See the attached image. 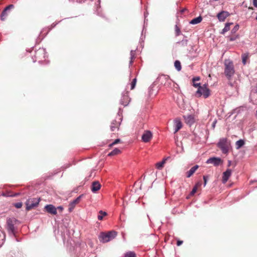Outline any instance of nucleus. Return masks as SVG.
<instances>
[{"label":"nucleus","mask_w":257,"mask_h":257,"mask_svg":"<svg viewBox=\"0 0 257 257\" xmlns=\"http://www.w3.org/2000/svg\"><path fill=\"white\" fill-rule=\"evenodd\" d=\"M186 10V9H182V10L180 11V13L181 14H183V13H184V12H185Z\"/></svg>","instance_id":"nucleus-50"},{"label":"nucleus","mask_w":257,"mask_h":257,"mask_svg":"<svg viewBox=\"0 0 257 257\" xmlns=\"http://www.w3.org/2000/svg\"><path fill=\"white\" fill-rule=\"evenodd\" d=\"M183 243V241L182 240H178L177 242V245L178 246L181 245Z\"/></svg>","instance_id":"nucleus-45"},{"label":"nucleus","mask_w":257,"mask_h":257,"mask_svg":"<svg viewBox=\"0 0 257 257\" xmlns=\"http://www.w3.org/2000/svg\"><path fill=\"white\" fill-rule=\"evenodd\" d=\"M44 208L48 213L51 214L56 215L57 213V208L52 204L46 205Z\"/></svg>","instance_id":"nucleus-11"},{"label":"nucleus","mask_w":257,"mask_h":257,"mask_svg":"<svg viewBox=\"0 0 257 257\" xmlns=\"http://www.w3.org/2000/svg\"><path fill=\"white\" fill-rule=\"evenodd\" d=\"M199 168L198 165H196L192 167L186 173V176L187 178L190 177L195 172V171Z\"/></svg>","instance_id":"nucleus-20"},{"label":"nucleus","mask_w":257,"mask_h":257,"mask_svg":"<svg viewBox=\"0 0 257 257\" xmlns=\"http://www.w3.org/2000/svg\"><path fill=\"white\" fill-rule=\"evenodd\" d=\"M224 73L228 80H231L235 74V69L233 63L230 60H224Z\"/></svg>","instance_id":"nucleus-2"},{"label":"nucleus","mask_w":257,"mask_h":257,"mask_svg":"<svg viewBox=\"0 0 257 257\" xmlns=\"http://www.w3.org/2000/svg\"><path fill=\"white\" fill-rule=\"evenodd\" d=\"M238 108H236V109H234V111H237L238 112Z\"/></svg>","instance_id":"nucleus-54"},{"label":"nucleus","mask_w":257,"mask_h":257,"mask_svg":"<svg viewBox=\"0 0 257 257\" xmlns=\"http://www.w3.org/2000/svg\"><path fill=\"white\" fill-rule=\"evenodd\" d=\"M203 179L204 180V187H205L206 186L207 181L209 179V176L208 175H204L203 176Z\"/></svg>","instance_id":"nucleus-37"},{"label":"nucleus","mask_w":257,"mask_h":257,"mask_svg":"<svg viewBox=\"0 0 257 257\" xmlns=\"http://www.w3.org/2000/svg\"><path fill=\"white\" fill-rule=\"evenodd\" d=\"M230 14L227 12L222 11L217 15V18L220 22H224L226 18L229 16Z\"/></svg>","instance_id":"nucleus-10"},{"label":"nucleus","mask_w":257,"mask_h":257,"mask_svg":"<svg viewBox=\"0 0 257 257\" xmlns=\"http://www.w3.org/2000/svg\"><path fill=\"white\" fill-rule=\"evenodd\" d=\"M40 199L38 198H31L27 200L26 202V210L29 211L37 207L40 202Z\"/></svg>","instance_id":"nucleus-6"},{"label":"nucleus","mask_w":257,"mask_h":257,"mask_svg":"<svg viewBox=\"0 0 257 257\" xmlns=\"http://www.w3.org/2000/svg\"><path fill=\"white\" fill-rule=\"evenodd\" d=\"M193 85L195 87H198V88L199 86H202V85H201L200 83H195V82H193Z\"/></svg>","instance_id":"nucleus-42"},{"label":"nucleus","mask_w":257,"mask_h":257,"mask_svg":"<svg viewBox=\"0 0 257 257\" xmlns=\"http://www.w3.org/2000/svg\"><path fill=\"white\" fill-rule=\"evenodd\" d=\"M140 182H136L134 184V190H135V192H137V189H136V187L137 186H139L140 185Z\"/></svg>","instance_id":"nucleus-44"},{"label":"nucleus","mask_w":257,"mask_h":257,"mask_svg":"<svg viewBox=\"0 0 257 257\" xmlns=\"http://www.w3.org/2000/svg\"><path fill=\"white\" fill-rule=\"evenodd\" d=\"M168 75H161L158 77L157 80L161 85L164 86L167 80V79H168Z\"/></svg>","instance_id":"nucleus-19"},{"label":"nucleus","mask_w":257,"mask_h":257,"mask_svg":"<svg viewBox=\"0 0 257 257\" xmlns=\"http://www.w3.org/2000/svg\"><path fill=\"white\" fill-rule=\"evenodd\" d=\"M231 170L230 169H227L226 170V171L223 172V176H222V182L223 184H225L229 178L231 176Z\"/></svg>","instance_id":"nucleus-12"},{"label":"nucleus","mask_w":257,"mask_h":257,"mask_svg":"<svg viewBox=\"0 0 257 257\" xmlns=\"http://www.w3.org/2000/svg\"><path fill=\"white\" fill-rule=\"evenodd\" d=\"M126 206H127V202H126V203H125V202L123 201V207L124 209L126 207Z\"/></svg>","instance_id":"nucleus-49"},{"label":"nucleus","mask_w":257,"mask_h":257,"mask_svg":"<svg viewBox=\"0 0 257 257\" xmlns=\"http://www.w3.org/2000/svg\"><path fill=\"white\" fill-rule=\"evenodd\" d=\"M256 20H257V16H256Z\"/></svg>","instance_id":"nucleus-58"},{"label":"nucleus","mask_w":257,"mask_h":257,"mask_svg":"<svg viewBox=\"0 0 257 257\" xmlns=\"http://www.w3.org/2000/svg\"><path fill=\"white\" fill-rule=\"evenodd\" d=\"M153 88L154 86L152 85L148 88V95L149 96H151L153 94Z\"/></svg>","instance_id":"nucleus-36"},{"label":"nucleus","mask_w":257,"mask_h":257,"mask_svg":"<svg viewBox=\"0 0 257 257\" xmlns=\"http://www.w3.org/2000/svg\"><path fill=\"white\" fill-rule=\"evenodd\" d=\"M137 79L136 78H135L133 79L131 83V89L133 90L134 89L137 83Z\"/></svg>","instance_id":"nucleus-32"},{"label":"nucleus","mask_w":257,"mask_h":257,"mask_svg":"<svg viewBox=\"0 0 257 257\" xmlns=\"http://www.w3.org/2000/svg\"><path fill=\"white\" fill-rule=\"evenodd\" d=\"M255 116H256V117L257 118V110L255 111Z\"/></svg>","instance_id":"nucleus-52"},{"label":"nucleus","mask_w":257,"mask_h":257,"mask_svg":"<svg viewBox=\"0 0 257 257\" xmlns=\"http://www.w3.org/2000/svg\"><path fill=\"white\" fill-rule=\"evenodd\" d=\"M45 50L43 49H39L35 52V57L37 59H41L44 58Z\"/></svg>","instance_id":"nucleus-17"},{"label":"nucleus","mask_w":257,"mask_h":257,"mask_svg":"<svg viewBox=\"0 0 257 257\" xmlns=\"http://www.w3.org/2000/svg\"><path fill=\"white\" fill-rule=\"evenodd\" d=\"M14 206L17 208H21L23 206V203L21 202H17L14 204Z\"/></svg>","instance_id":"nucleus-38"},{"label":"nucleus","mask_w":257,"mask_h":257,"mask_svg":"<svg viewBox=\"0 0 257 257\" xmlns=\"http://www.w3.org/2000/svg\"><path fill=\"white\" fill-rule=\"evenodd\" d=\"M201 183L198 182L193 188L192 191L190 193V195L193 196L196 192L198 185H200Z\"/></svg>","instance_id":"nucleus-28"},{"label":"nucleus","mask_w":257,"mask_h":257,"mask_svg":"<svg viewBox=\"0 0 257 257\" xmlns=\"http://www.w3.org/2000/svg\"><path fill=\"white\" fill-rule=\"evenodd\" d=\"M244 145V141L243 140H239L236 142L235 146L237 149H239Z\"/></svg>","instance_id":"nucleus-25"},{"label":"nucleus","mask_w":257,"mask_h":257,"mask_svg":"<svg viewBox=\"0 0 257 257\" xmlns=\"http://www.w3.org/2000/svg\"><path fill=\"white\" fill-rule=\"evenodd\" d=\"M101 187V184L98 181H94L92 183L91 190L93 193L96 192Z\"/></svg>","instance_id":"nucleus-15"},{"label":"nucleus","mask_w":257,"mask_h":257,"mask_svg":"<svg viewBox=\"0 0 257 257\" xmlns=\"http://www.w3.org/2000/svg\"><path fill=\"white\" fill-rule=\"evenodd\" d=\"M232 24V23H226L225 25L224 28L222 30L220 33L224 35L226 32L230 30V26Z\"/></svg>","instance_id":"nucleus-23"},{"label":"nucleus","mask_w":257,"mask_h":257,"mask_svg":"<svg viewBox=\"0 0 257 257\" xmlns=\"http://www.w3.org/2000/svg\"><path fill=\"white\" fill-rule=\"evenodd\" d=\"M117 235V232L112 230L107 232H102L99 235V239L102 243L107 242L114 239Z\"/></svg>","instance_id":"nucleus-3"},{"label":"nucleus","mask_w":257,"mask_h":257,"mask_svg":"<svg viewBox=\"0 0 257 257\" xmlns=\"http://www.w3.org/2000/svg\"><path fill=\"white\" fill-rule=\"evenodd\" d=\"M123 215V214H122V215H120V217L121 218L122 217V216Z\"/></svg>","instance_id":"nucleus-57"},{"label":"nucleus","mask_w":257,"mask_h":257,"mask_svg":"<svg viewBox=\"0 0 257 257\" xmlns=\"http://www.w3.org/2000/svg\"><path fill=\"white\" fill-rule=\"evenodd\" d=\"M175 36L176 37H178L181 35H183L182 33H181V30H180V29L179 28V27L177 26V25H175Z\"/></svg>","instance_id":"nucleus-29"},{"label":"nucleus","mask_w":257,"mask_h":257,"mask_svg":"<svg viewBox=\"0 0 257 257\" xmlns=\"http://www.w3.org/2000/svg\"><path fill=\"white\" fill-rule=\"evenodd\" d=\"M255 91L256 93H257V84H256V89H255Z\"/></svg>","instance_id":"nucleus-53"},{"label":"nucleus","mask_w":257,"mask_h":257,"mask_svg":"<svg viewBox=\"0 0 257 257\" xmlns=\"http://www.w3.org/2000/svg\"><path fill=\"white\" fill-rule=\"evenodd\" d=\"M231 161L230 160L228 161V166H230L231 165Z\"/></svg>","instance_id":"nucleus-51"},{"label":"nucleus","mask_w":257,"mask_h":257,"mask_svg":"<svg viewBox=\"0 0 257 257\" xmlns=\"http://www.w3.org/2000/svg\"><path fill=\"white\" fill-rule=\"evenodd\" d=\"M239 26L238 24H236L233 29L231 30L232 34L235 33L239 29Z\"/></svg>","instance_id":"nucleus-33"},{"label":"nucleus","mask_w":257,"mask_h":257,"mask_svg":"<svg viewBox=\"0 0 257 257\" xmlns=\"http://www.w3.org/2000/svg\"><path fill=\"white\" fill-rule=\"evenodd\" d=\"M81 197V195H80L69 204L68 209L69 212H71L74 209L75 205L80 202Z\"/></svg>","instance_id":"nucleus-14"},{"label":"nucleus","mask_w":257,"mask_h":257,"mask_svg":"<svg viewBox=\"0 0 257 257\" xmlns=\"http://www.w3.org/2000/svg\"><path fill=\"white\" fill-rule=\"evenodd\" d=\"M153 137L152 133L150 131H146L142 136V140L145 143L149 142Z\"/></svg>","instance_id":"nucleus-9"},{"label":"nucleus","mask_w":257,"mask_h":257,"mask_svg":"<svg viewBox=\"0 0 257 257\" xmlns=\"http://www.w3.org/2000/svg\"><path fill=\"white\" fill-rule=\"evenodd\" d=\"M135 51L131 50V60L130 61V65L132 64L133 63V59H134L135 58Z\"/></svg>","instance_id":"nucleus-35"},{"label":"nucleus","mask_w":257,"mask_h":257,"mask_svg":"<svg viewBox=\"0 0 257 257\" xmlns=\"http://www.w3.org/2000/svg\"><path fill=\"white\" fill-rule=\"evenodd\" d=\"M230 144L228 142L227 138H222L219 139L217 144V146L222 151L224 154H227L229 152V145Z\"/></svg>","instance_id":"nucleus-4"},{"label":"nucleus","mask_w":257,"mask_h":257,"mask_svg":"<svg viewBox=\"0 0 257 257\" xmlns=\"http://www.w3.org/2000/svg\"><path fill=\"white\" fill-rule=\"evenodd\" d=\"M237 37H238L237 36H236V37L233 36V37H229L228 38H229V40L230 41L232 42V41H235Z\"/></svg>","instance_id":"nucleus-41"},{"label":"nucleus","mask_w":257,"mask_h":257,"mask_svg":"<svg viewBox=\"0 0 257 257\" xmlns=\"http://www.w3.org/2000/svg\"><path fill=\"white\" fill-rule=\"evenodd\" d=\"M119 122L116 120H112L110 124V130L111 132L115 133L118 131Z\"/></svg>","instance_id":"nucleus-13"},{"label":"nucleus","mask_w":257,"mask_h":257,"mask_svg":"<svg viewBox=\"0 0 257 257\" xmlns=\"http://www.w3.org/2000/svg\"><path fill=\"white\" fill-rule=\"evenodd\" d=\"M148 14V13H147V14H145H145H144L145 17H147V15Z\"/></svg>","instance_id":"nucleus-55"},{"label":"nucleus","mask_w":257,"mask_h":257,"mask_svg":"<svg viewBox=\"0 0 257 257\" xmlns=\"http://www.w3.org/2000/svg\"><path fill=\"white\" fill-rule=\"evenodd\" d=\"M183 36V38L181 41H178L176 42V45H178L181 47H185L187 46L188 43V40L187 39V37L184 35H182Z\"/></svg>","instance_id":"nucleus-18"},{"label":"nucleus","mask_w":257,"mask_h":257,"mask_svg":"<svg viewBox=\"0 0 257 257\" xmlns=\"http://www.w3.org/2000/svg\"><path fill=\"white\" fill-rule=\"evenodd\" d=\"M107 213L105 212H103L102 211H100L99 212V215H98V219L99 220H101L103 219V217L106 215Z\"/></svg>","instance_id":"nucleus-31"},{"label":"nucleus","mask_w":257,"mask_h":257,"mask_svg":"<svg viewBox=\"0 0 257 257\" xmlns=\"http://www.w3.org/2000/svg\"><path fill=\"white\" fill-rule=\"evenodd\" d=\"M216 123V120L214 121L212 123V126L213 128L215 127Z\"/></svg>","instance_id":"nucleus-48"},{"label":"nucleus","mask_w":257,"mask_h":257,"mask_svg":"<svg viewBox=\"0 0 257 257\" xmlns=\"http://www.w3.org/2000/svg\"><path fill=\"white\" fill-rule=\"evenodd\" d=\"M202 20V18L201 16H199L198 17H196L193 19H192L189 23L192 25H196L200 23Z\"/></svg>","instance_id":"nucleus-22"},{"label":"nucleus","mask_w":257,"mask_h":257,"mask_svg":"<svg viewBox=\"0 0 257 257\" xmlns=\"http://www.w3.org/2000/svg\"><path fill=\"white\" fill-rule=\"evenodd\" d=\"M127 255H128L127 254V253H126V254H125V256H127Z\"/></svg>","instance_id":"nucleus-56"},{"label":"nucleus","mask_w":257,"mask_h":257,"mask_svg":"<svg viewBox=\"0 0 257 257\" xmlns=\"http://www.w3.org/2000/svg\"><path fill=\"white\" fill-rule=\"evenodd\" d=\"M174 66L177 71H180L181 70L182 67L181 63L179 60H176L175 61Z\"/></svg>","instance_id":"nucleus-27"},{"label":"nucleus","mask_w":257,"mask_h":257,"mask_svg":"<svg viewBox=\"0 0 257 257\" xmlns=\"http://www.w3.org/2000/svg\"><path fill=\"white\" fill-rule=\"evenodd\" d=\"M165 83L164 86L166 87H170L172 84L173 81L170 79L169 76H168V79Z\"/></svg>","instance_id":"nucleus-30"},{"label":"nucleus","mask_w":257,"mask_h":257,"mask_svg":"<svg viewBox=\"0 0 257 257\" xmlns=\"http://www.w3.org/2000/svg\"><path fill=\"white\" fill-rule=\"evenodd\" d=\"M206 84H203L202 86H199L196 92V95L197 97L203 96L204 98H206L210 95V91L207 87Z\"/></svg>","instance_id":"nucleus-5"},{"label":"nucleus","mask_w":257,"mask_h":257,"mask_svg":"<svg viewBox=\"0 0 257 257\" xmlns=\"http://www.w3.org/2000/svg\"><path fill=\"white\" fill-rule=\"evenodd\" d=\"M14 7V6L13 5H10L3 10L1 16V19L2 21H4L7 19L10 15V10Z\"/></svg>","instance_id":"nucleus-7"},{"label":"nucleus","mask_w":257,"mask_h":257,"mask_svg":"<svg viewBox=\"0 0 257 257\" xmlns=\"http://www.w3.org/2000/svg\"><path fill=\"white\" fill-rule=\"evenodd\" d=\"M120 140L119 139H116L112 143L109 145V147H111L114 145L119 143Z\"/></svg>","instance_id":"nucleus-39"},{"label":"nucleus","mask_w":257,"mask_h":257,"mask_svg":"<svg viewBox=\"0 0 257 257\" xmlns=\"http://www.w3.org/2000/svg\"><path fill=\"white\" fill-rule=\"evenodd\" d=\"M200 77H199V76L194 77H193V79H192V81H193V82H195L196 81H199V80H200Z\"/></svg>","instance_id":"nucleus-43"},{"label":"nucleus","mask_w":257,"mask_h":257,"mask_svg":"<svg viewBox=\"0 0 257 257\" xmlns=\"http://www.w3.org/2000/svg\"><path fill=\"white\" fill-rule=\"evenodd\" d=\"M167 160V158H165L162 161L158 162L156 165V168L159 170L162 169Z\"/></svg>","instance_id":"nucleus-24"},{"label":"nucleus","mask_w":257,"mask_h":257,"mask_svg":"<svg viewBox=\"0 0 257 257\" xmlns=\"http://www.w3.org/2000/svg\"><path fill=\"white\" fill-rule=\"evenodd\" d=\"M57 209H58L60 211L62 212L63 210V208L62 206H59L57 208Z\"/></svg>","instance_id":"nucleus-47"},{"label":"nucleus","mask_w":257,"mask_h":257,"mask_svg":"<svg viewBox=\"0 0 257 257\" xmlns=\"http://www.w3.org/2000/svg\"><path fill=\"white\" fill-rule=\"evenodd\" d=\"M222 162V160L218 157H211L209 158L206 162L207 164H212L214 166H218Z\"/></svg>","instance_id":"nucleus-8"},{"label":"nucleus","mask_w":257,"mask_h":257,"mask_svg":"<svg viewBox=\"0 0 257 257\" xmlns=\"http://www.w3.org/2000/svg\"><path fill=\"white\" fill-rule=\"evenodd\" d=\"M130 257H137L136 253L134 251H130Z\"/></svg>","instance_id":"nucleus-40"},{"label":"nucleus","mask_w":257,"mask_h":257,"mask_svg":"<svg viewBox=\"0 0 257 257\" xmlns=\"http://www.w3.org/2000/svg\"><path fill=\"white\" fill-rule=\"evenodd\" d=\"M20 224V221L15 217H8L6 220V228L9 233L15 235L18 226Z\"/></svg>","instance_id":"nucleus-1"},{"label":"nucleus","mask_w":257,"mask_h":257,"mask_svg":"<svg viewBox=\"0 0 257 257\" xmlns=\"http://www.w3.org/2000/svg\"><path fill=\"white\" fill-rule=\"evenodd\" d=\"M248 58L247 54H243L242 55V62L243 65H245L246 59Z\"/></svg>","instance_id":"nucleus-34"},{"label":"nucleus","mask_w":257,"mask_h":257,"mask_svg":"<svg viewBox=\"0 0 257 257\" xmlns=\"http://www.w3.org/2000/svg\"><path fill=\"white\" fill-rule=\"evenodd\" d=\"M253 5L255 7L257 8V0H253Z\"/></svg>","instance_id":"nucleus-46"},{"label":"nucleus","mask_w":257,"mask_h":257,"mask_svg":"<svg viewBox=\"0 0 257 257\" xmlns=\"http://www.w3.org/2000/svg\"><path fill=\"white\" fill-rule=\"evenodd\" d=\"M184 118L187 123L192 124L194 122V118L192 115L184 116Z\"/></svg>","instance_id":"nucleus-21"},{"label":"nucleus","mask_w":257,"mask_h":257,"mask_svg":"<svg viewBox=\"0 0 257 257\" xmlns=\"http://www.w3.org/2000/svg\"><path fill=\"white\" fill-rule=\"evenodd\" d=\"M174 133H177L182 127V123L179 119H176L174 120Z\"/></svg>","instance_id":"nucleus-16"},{"label":"nucleus","mask_w":257,"mask_h":257,"mask_svg":"<svg viewBox=\"0 0 257 257\" xmlns=\"http://www.w3.org/2000/svg\"><path fill=\"white\" fill-rule=\"evenodd\" d=\"M120 152H121V151L119 149H118L117 148H115L112 151H111L110 153H109L108 154V156H113L117 155L119 154V153H120Z\"/></svg>","instance_id":"nucleus-26"}]
</instances>
